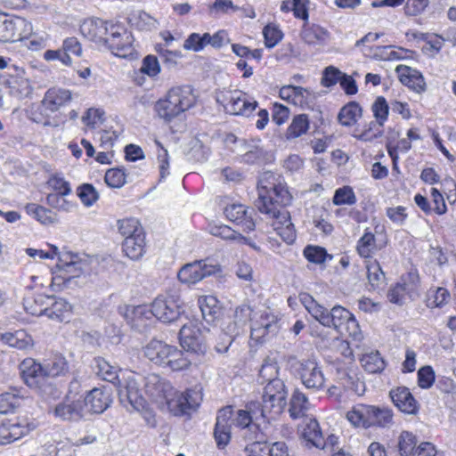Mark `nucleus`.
Here are the masks:
<instances>
[{
  "mask_svg": "<svg viewBox=\"0 0 456 456\" xmlns=\"http://www.w3.org/2000/svg\"><path fill=\"white\" fill-rule=\"evenodd\" d=\"M179 340L181 346L190 358L203 355L207 352V346L200 330L191 322L182 326L179 331Z\"/></svg>",
  "mask_w": 456,
  "mask_h": 456,
  "instance_id": "9d476101",
  "label": "nucleus"
},
{
  "mask_svg": "<svg viewBox=\"0 0 456 456\" xmlns=\"http://www.w3.org/2000/svg\"><path fill=\"white\" fill-rule=\"evenodd\" d=\"M169 349L167 360L162 367H168L172 370L178 371L187 369L194 361L193 358L189 357V354H186L175 346L171 345Z\"/></svg>",
  "mask_w": 456,
  "mask_h": 456,
  "instance_id": "f704fd0d",
  "label": "nucleus"
},
{
  "mask_svg": "<svg viewBox=\"0 0 456 456\" xmlns=\"http://www.w3.org/2000/svg\"><path fill=\"white\" fill-rule=\"evenodd\" d=\"M366 269L369 284L373 289H379L385 283V273L376 259H368L366 261Z\"/></svg>",
  "mask_w": 456,
  "mask_h": 456,
  "instance_id": "a18cd8bd",
  "label": "nucleus"
},
{
  "mask_svg": "<svg viewBox=\"0 0 456 456\" xmlns=\"http://www.w3.org/2000/svg\"><path fill=\"white\" fill-rule=\"evenodd\" d=\"M279 330L277 318L271 313L265 312L260 316V320L253 323L251 327V338L260 341L266 336H273Z\"/></svg>",
  "mask_w": 456,
  "mask_h": 456,
  "instance_id": "bb28decb",
  "label": "nucleus"
},
{
  "mask_svg": "<svg viewBox=\"0 0 456 456\" xmlns=\"http://www.w3.org/2000/svg\"><path fill=\"white\" fill-rule=\"evenodd\" d=\"M170 346L161 340L152 339L144 347V355L155 364L163 366Z\"/></svg>",
  "mask_w": 456,
  "mask_h": 456,
  "instance_id": "72a5a7b5",
  "label": "nucleus"
},
{
  "mask_svg": "<svg viewBox=\"0 0 456 456\" xmlns=\"http://www.w3.org/2000/svg\"><path fill=\"white\" fill-rule=\"evenodd\" d=\"M393 424V411L387 407L371 405L370 428H389Z\"/></svg>",
  "mask_w": 456,
  "mask_h": 456,
  "instance_id": "a19ab883",
  "label": "nucleus"
},
{
  "mask_svg": "<svg viewBox=\"0 0 456 456\" xmlns=\"http://www.w3.org/2000/svg\"><path fill=\"white\" fill-rule=\"evenodd\" d=\"M110 24L101 19H87L80 25V32L84 37L105 45L110 35Z\"/></svg>",
  "mask_w": 456,
  "mask_h": 456,
  "instance_id": "4be33fe9",
  "label": "nucleus"
},
{
  "mask_svg": "<svg viewBox=\"0 0 456 456\" xmlns=\"http://www.w3.org/2000/svg\"><path fill=\"white\" fill-rule=\"evenodd\" d=\"M2 340L8 346L19 350H27L33 346L32 338L23 330L5 332L2 334Z\"/></svg>",
  "mask_w": 456,
  "mask_h": 456,
  "instance_id": "4c0bfd02",
  "label": "nucleus"
},
{
  "mask_svg": "<svg viewBox=\"0 0 456 456\" xmlns=\"http://www.w3.org/2000/svg\"><path fill=\"white\" fill-rule=\"evenodd\" d=\"M119 233L126 238L132 237L135 233L143 232L140 223L135 218H126L118 221Z\"/></svg>",
  "mask_w": 456,
  "mask_h": 456,
  "instance_id": "4d7b16f0",
  "label": "nucleus"
},
{
  "mask_svg": "<svg viewBox=\"0 0 456 456\" xmlns=\"http://www.w3.org/2000/svg\"><path fill=\"white\" fill-rule=\"evenodd\" d=\"M371 405L358 403L346 413L347 420L355 428H370Z\"/></svg>",
  "mask_w": 456,
  "mask_h": 456,
  "instance_id": "473e14b6",
  "label": "nucleus"
},
{
  "mask_svg": "<svg viewBox=\"0 0 456 456\" xmlns=\"http://www.w3.org/2000/svg\"><path fill=\"white\" fill-rule=\"evenodd\" d=\"M53 415L62 420L68 422H77L86 416V403L70 399V397H63L53 408Z\"/></svg>",
  "mask_w": 456,
  "mask_h": 456,
  "instance_id": "dca6fc26",
  "label": "nucleus"
},
{
  "mask_svg": "<svg viewBox=\"0 0 456 456\" xmlns=\"http://www.w3.org/2000/svg\"><path fill=\"white\" fill-rule=\"evenodd\" d=\"M43 365L47 379L64 374L69 369L66 359L61 355H56Z\"/></svg>",
  "mask_w": 456,
  "mask_h": 456,
  "instance_id": "8fccbe9b",
  "label": "nucleus"
},
{
  "mask_svg": "<svg viewBox=\"0 0 456 456\" xmlns=\"http://www.w3.org/2000/svg\"><path fill=\"white\" fill-rule=\"evenodd\" d=\"M389 396L402 412L415 415L419 411V403L413 397L410 389L405 387H398L389 392Z\"/></svg>",
  "mask_w": 456,
  "mask_h": 456,
  "instance_id": "b1692460",
  "label": "nucleus"
},
{
  "mask_svg": "<svg viewBox=\"0 0 456 456\" xmlns=\"http://www.w3.org/2000/svg\"><path fill=\"white\" fill-rule=\"evenodd\" d=\"M280 97L294 105L304 106L308 103L310 92L302 86H284L280 89Z\"/></svg>",
  "mask_w": 456,
  "mask_h": 456,
  "instance_id": "2f4dec72",
  "label": "nucleus"
},
{
  "mask_svg": "<svg viewBox=\"0 0 456 456\" xmlns=\"http://www.w3.org/2000/svg\"><path fill=\"white\" fill-rule=\"evenodd\" d=\"M23 395L20 390L13 388L0 395V413H12L20 405Z\"/></svg>",
  "mask_w": 456,
  "mask_h": 456,
  "instance_id": "c03bdc74",
  "label": "nucleus"
},
{
  "mask_svg": "<svg viewBox=\"0 0 456 456\" xmlns=\"http://www.w3.org/2000/svg\"><path fill=\"white\" fill-rule=\"evenodd\" d=\"M332 202L336 206L354 205L356 202V196L350 186H343L335 191Z\"/></svg>",
  "mask_w": 456,
  "mask_h": 456,
  "instance_id": "13d9d810",
  "label": "nucleus"
},
{
  "mask_svg": "<svg viewBox=\"0 0 456 456\" xmlns=\"http://www.w3.org/2000/svg\"><path fill=\"white\" fill-rule=\"evenodd\" d=\"M375 248L376 244L374 234L370 232H365V233L361 237L357 243L358 254L362 257L370 259Z\"/></svg>",
  "mask_w": 456,
  "mask_h": 456,
  "instance_id": "6e6d98bb",
  "label": "nucleus"
},
{
  "mask_svg": "<svg viewBox=\"0 0 456 456\" xmlns=\"http://www.w3.org/2000/svg\"><path fill=\"white\" fill-rule=\"evenodd\" d=\"M297 371L306 388L318 390L323 387L325 378L322 368L314 360L308 359L299 362Z\"/></svg>",
  "mask_w": 456,
  "mask_h": 456,
  "instance_id": "f3484780",
  "label": "nucleus"
},
{
  "mask_svg": "<svg viewBox=\"0 0 456 456\" xmlns=\"http://www.w3.org/2000/svg\"><path fill=\"white\" fill-rule=\"evenodd\" d=\"M303 254L309 262L316 265L323 264L327 259L330 260L333 257L324 248L313 245L306 246Z\"/></svg>",
  "mask_w": 456,
  "mask_h": 456,
  "instance_id": "603ef678",
  "label": "nucleus"
},
{
  "mask_svg": "<svg viewBox=\"0 0 456 456\" xmlns=\"http://www.w3.org/2000/svg\"><path fill=\"white\" fill-rule=\"evenodd\" d=\"M32 25L21 17H13L0 12V41L15 42L30 35Z\"/></svg>",
  "mask_w": 456,
  "mask_h": 456,
  "instance_id": "6e6552de",
  "label": "nucleus"
},
{
  "mask_svg": "<svg viewBox=\"0 0 456 456\" xmlns=\"http://www.w3.org/2000/svg\"><path fill=\"white\" fill-rule=\"evenodd\" d=\"M258 379L266 383L264 392L270 396L276 395L287 399L288 390L284 381L280 378V366L273 354L265 356L259 369Z\"/></svg>",
  "mask_w": 456,
  "mask_h": 456,
  "instance_id": "20e7f679",
  "label": "nucleus"
},
{
  "mask_svg": "<svg viewBox=\"0 0 456 456\" xmlns=\"http://www.w3.org/2000/svg\"><path fill=\"white\" fill-rule=\"evenodd\" d=\"M88 265L86 259H82L77 254L72 252H61L56 268L61 272L60 277L63 283L69 282L72 279L79 277L87 270Z\"/></svg>",
  "mask_w": 456,
  "mask_h": 456,
  "instance_id": "4468645a",
  "label": "nucleus"
},
{
  "mask_svg": "<svg viewBox=\"0 0 456 456\" xmlns=\"http://www.w3.org/2000/svg\"><path fill=\"white\" fill-rule=\"evenodd\" d=\"M26 213L43 224H52L57 221L56 213L35 203L25 206Z\"/></svg>",
  "mask_w": 456,
  "mask_h": 456,
  "instance_id": "79ce46f5",
  "label": "nucleus"
},
{
  "mask_svg": "<svg viewBox=\"0 0 456 456\" xmlns=\"http://www.w3.org/2000/svg\"><path fill=\"white\" fill-rule=\"evenodd\" d=\"M287 404V399L276 395L270 396L263 393L262 402H250L246 405V410L252 416V419L256 424L261 425L270 418L281 414Z\"/></svg>",
  "mask_w": 456,
  "mask_h": 456,
  "instance_id": "423d86ee",
  "label": "nucleus"
},
{
  "mask_svg": "<svg viewBox=\"0 0 456 456\" xmlns=\"http://www.w3.org/2000/svg\"><path fill=\"white\" fill-rule=\"evenodd\" d=\"M118 395L120 403L127 411H140L144 408L145 400L140 394L134 374L123 375L122 379H118Z\"/></svg>",
  "mask_w": 456,
  "mask_h": 456,
  "instance_id": "0eeeda50",
  "label": "nucleus"
},
{
  "mask_svg": "<svg viewBox=\"0 0 456 456\" xmlns=\"http://www.w3.org/2000/svg\"><path fill=\"white\" fill-rule=\"evenodd\" d=\"M343 72L334 66H328L322 71L321 85L324 87H331L339 83Z\"/></svg>",
  "mask_w": 456,
  "mask_h": 456,
  "instance_id": "0e129e2a",
  "label": "nucleus"
},
{
  "mask_svg": "<svg viewBox=\"0 0 456 456\" xmlns=\"http://www.w3.org/2000/svg\"><path fill=\"white\" fill-rule=\"evenodd\" d=\"M362 110L358 102H350L342 107L338 115V120L344 126H351L362 117Z\"/></svg>",
  "mask_w": 456,
  "mask_h": 456,
  "instance_id": "ea45409f",
  "label": "nucleus"
},
{
  "mask_svg": "<svg viewBox=\"0 0 456 456\" xmlns=\"http://www.w3.org/2000/svg\"><path fill=\"white\" fill-rule=\"evenodd\" d=\"M371 110L376 120L384 123L387 119L389 107L383 96H379L371 106Z\"/></svg>",
  "mask_w": 456,
  "mask_h": 456,
  "instance_id": "338daca9",
  "label": "nucleus"
},
{
  "mask_svg": "<svg viewBox=\"0 0 456 456\" xmlns=\"http://www.w3.org/2000/svg\"><path fill=\"white\" fill-rule=\"evenodd\" d=\"M199 307L203 319L208 322H213L219 315L220 307L217 299L213 296H205L199 298Z\"/></svg>",
  "mask_w": 456,
  "mask_h": 456,
  "instance_id": "37998d69",
  "label": "nucleus"
},
{
  "mask_svg": "<svg viewBox=\"0 0 456 456\" xmlns=\"http://www.w3.org/2000/svg\"><path fill=\"white\" fill-rule=\"evenodd\" d=\"M308 399L305 394L299 390H295L290 399L289 415L292 419H298L304 416L308 409Z\"/></svg>",
  "mask_w": 456,
  "mask_h": 456,
  "instance_id": "de8ad7c7",
  "label": "nucleus"
},
{
  "mask_svg": "<svg viewBox=\"0 0 456 456\" xmlns=\"http://www.w3.org/2000/svg\"><path fill=\"white\" fill-rule=\"evenodd\" d=\"M72 100V94L68 89L53 87L46 91L42 100V105L51 112H56L61 107L67 105Z\"/></svg>",
  "mask_w": 456,
  "mask_h": 456,
  "instance_id": "cd10ccee",
  "label": "nucleus"
},
{
  "mask_svg": "<svg viewBox=\"0 0 456 456\" xmlns=\"http://www.w3.org/2000/svg\"><path fill=\"white\" fill-rule=\"evenodd\" d=\"M257 209L263 213H273L274 208L286 207L291 203L292 196L280 175L264 172L257 184Z\"/></svg>",
  "mask_w": 456,
  "mask_h": 456,
  "instance_id": "f03ea898",
  "label": "nucleus"
},
{
  "mask_svg": "<svg viewBox=\"0 0 456 456\" xmlns=\"http://www.w3.org/2000/svg\"><path fill=\"white\" fill-rule=\"evenodd\" d=\"M126 174L123 168H111L105 174L106 183L112 188H120L126 183Z\"/></svg>",
  "mask_w": 456,
  "mask_h": 456,
  "instance_id": "e2e57ef3",
  "label": "nucleus"
},
{
  "mask_svg": "<svg viewBox=\"0 0 456 456\" xmlns=\"http://www.w3.org/2000/svg\"><path fill=\"white\" fill-rule=\"evenodd\" d=\"M97 374L101 376L104 380L109 382H114L116 379H120L118 374V368L112 366L104 358L98 357L95 359Z\"/></svg>",
  "mask_w": 456,
  "mask_h": 456,
  "instance_id": "864d4df0",
  "label": "nucleus"
},
{
  "mask_svg": "<svg viewBox=\"0 0 456 456\" xmlns=\"http://www.w3.org/2000/svg\"><path fill=\"white\" fill-rule=\"evenodd\" d=\"M123 251L130 259L137 260L142 256L145 248L144 232L135 233L132 237L126 238L123 241Z\"/></svg>",
  "mask_w": 456,
  "mask_h": 456,
  "instance_id": "c9c22d12",
  "label": "nucleus"
},
{
  "mask_svg": "<svg viewBox=\"0 0 456 456\" xmlns=\"http://www.w3.org/2000/svg\"><path fill=\"white\" fill-rule=\"evenodd\" d=\"M49 297L50 296L45 294H35L26 297L23 303L26 312L36 316L45 315L50 303Z\"/></svg>",
  "mask_w": 456,
  "mask_h": 456,
  "instance_id": "58836bf2",
  "label": "nucleus"
},
{
  "mask_svg": "<svg viewBox=\"0 0 456 456\" xmlns=\"http://www.w3.org/2000/svg\"><path fill=\"white\" fill-rule=\"evenodd\" d=\"M86 408L93 413H102L112 403L111 391L108 387H94L85 398Z\"/></svg>",
  "mask_w": 456,
  "mask_h": 456,
  "instance_id": "5701e85b",
  "label": "nucleus"
},
{
  "mask_svg": "<svg viewBox=\"0 0 456 456\" xmlns=\"http://www.w3.org/2000/svg\"><path fill=\"white\" fill-rule=\"evenodd\" d=\"M64 195L49 193L46 196V203L51 208L62 212H69L73 208V204L67 200Z\"/></svg>",
  "mask_w": 456,
  "mask_h": 456,
  "instance_id": "774afa93",
  "label": "nucleus"
},
{
  "mask_svg": "<svg viewBox=\"0 0 456 456\" xmlns=\"http://www.w3.org/2000/svg\"><path fill=\"white\" fill-rule=\"evenodd\" d=\"M403 282L397 283L388 291L387 297L391 303L403 305L405 295L416 289L419 277L415 273H409L406 278L403 277Z\"/></svg>",
  "mask_w": 456,
  "mask_h": 456,
  "instance_id": "c85d7f7f",
  "label": "nucleus"
},
{
  "mask_svg": "<svg viewBox=\"0 0 456 456\" xmlns=\"http://www.w3.org/2000/svg\"><path fill=\"white\" fill-rule=\"evenodd\" d=\"M395 72L402 84L408 86L416 93H423L426 91V82L422 74L409 66L398 65Z\"/></svg>",
  "mask_w": 456,
  "mask_h": 456,
  "instance_id": "a878e982",
  "label": "nucleus"
},
{
  "mask_svg": "<svg viewBox=\"0 0 456 456\" xmlns=\"http://www.w3.org/2000/svg\"><path fill=\"white\" fill-rule=\"evenodd\" d=\"M151 306L153 316L166 323L176 321L183 313L182 306L174 297H158Z\"/></svg>",
  "mask_w": 456,
  "mask_h": 456,
  "instance_id": "2eb2a0df",
  "label": "nucleus"
},
{
  "mask_svg": "<svg viewBox=\"0 0 456 456\" xmlns=\"http://www.w3.org/2000/svg\"><path fill=\"white\" fill-rule=\"evenodd\" d=\"M340 334H348L355 341L362 339L359 325L354 315L346 308L336 305L329 313V326Z\"/></svg>",
  "mask_w": 456,
  "mask_h": 456,
  "instance_id": "1a4fd4ad",
  "label": "nucleus"
},
{
  "mask_svg": "<svg viewBox=\"0 0 456 456\" xmlns=\"http://www.w3.org/2000/svg\"><path fill=\"white\" fill-rule=\"evenodd\" d=\"M245 456H290L285 442L256 441L248 443L244 448Z\"/></svg>",
  "mask_w": 456,
  "mask_h": 456,
  "instance_id": "6ab92c4d",
  "label": "nucleus"
},
{
  "mask_svg": "<svg viewBox=\"0 0 456 456\" xmlns=\"http://www.w3.org/2000/svg\"><path fill=\"white\" fill-rule=\"evenodd\" d=\"M20 375L24 382L31 388L38 389L42 393L53 390L50 384H47V378L44 365L36 362L33 359L24 360L20 364Z\"/></svg>",
  "mask_w": 456,
  "mask_h": 456,
  "instance_id": "f8f14e48",
  "label": "nucleus"
},
{
  "mask_svg": "<svg viewBox=\"0 0 456 456\" xmlns=\"http://www.w3.org/2000/svg\"><path fill=\"white\" fill-rule=\"evenodd\" d=\"M265 45L267 48L274 47L282 38V32L274 25H266L263 29Z\"/></svg>",
  "mask_w": 456,
  "mask_h": 456,
  "instance_id": "69168bd1",
  "label": "nucleus"
},
{
  "mask_svg": "<svg viewBox=\"0 0 456 456\" xmlns=\"http://www.w3.org/2000/svg\"><path fill=\"white\" fill-rule=\"evenodd\" d=\"M450 297V293L444 288H436L428 291V297L427 299V306L429 308L442 307L447 303Z\"/></svg>",
  "mask_w": 456,
  "mask_h": 456,
  "instance_id": "052dcab7",
  "label": "nucleus"
},
{
  "mask_svg": "<svg viewBox=\"0 0 456 456\" xmlns=\"http://www.w3.org/2000/svg\"><path fill=\"white\" fill-rule=\"evenodd\" d=\"M221 271L220 265L208 263L207 260L195 261L183 266L178 272V279L186 284H195L204 278Z\"/></svg>",
  "mask_w": 456,
  "mask_h": 456,
  "instance_id": "ddd939ff",
  "label": "nucleus"
},
{
  "mask_svg": "<svg viewBox=\"0 0 456 456\" xmlns=\"http://www.w3.org/2000/svg\"><path fill=\"white\" fill-rule=\"evenodd\" d=\"M196 102L193 90L189 86L172 87L166 97L155 104V111L165 122H171L175 118L191 108Z\"/></svg>",
  "mask_w": 456,
  "mask_h": 456,
  "instance_id": "7ed1b4c3",
  "label": "nucleus"
},
{
  "mask_svg": "<svg viewBox=\"0 0 456 456\" xmlns=\"http://www.w3.org/2000/svg\"><path fill=\"white\" fill-rule=\"evenodd\" d=\"M232 423L244 430L242 436L248 444L256 441L259 438V424L254 422L252 416L249 415L246 408L233 412Z\"/></svg>",
  "mask_w": 456,
  "mask_h": 456,
  "instance_id": "393cba45",
  "label": "nucleus"
},
{
  "mask_svg": "<svg viewBox=\"0 0 456 456\" xmlns=\"http://www.w3.org/2000/svg\"><path fill=\"white\" fill-rule=\"evenodd\" d=\"M302 436L317 448L324 447V440L319 423L315 419H306L302 425Z\"/></svg>",
  "mask_w": 456,
  "mask_h": 456,
  "instance_id": "e433bc0d",
  "label": "nucleus"
},
{
  "mask_svg": "<svg viewBox=\"0 0 456 456\" xmlns=\"http://www.w3.org/2000/svg\"><path fill=\"white\" fill-rule=\"evenodd\" d=\"M268 217L273 218L272 226L281 238L290 244L296 239V230L291 223L290 215L285 207L274 208L273 213H264Z\"/></svg>",
  "mask_w": 456,
  "mask_h": 456,
  "instance_id": "a211bd4d",
  "label": "nucleus"
},
{
  "mask_svg": "<svg viewBox=\"0 0 456 456\" xmlns=\"http://www.w3.org/2000/svg\"><path fill=\"white\" fill-rule=\"evenodd\" d=\"M145 393L157 403H165L175 416L190 415L197 410L202 401L199 389H187L184 392L175 390L172 385L157 374L145 377Z\"/></svg>",
  "mask_w": 456,
  "mask_h": 456,
  "instance_id": "f257e3e1",
  "label": "nucleus"
},
{
  "mask_svg": "<svg viewBox=\"0 0 456 456\" xmlns=\"http://www.w3.org/2000/svg\"><path fill=\"white\" fill-rule=\"evenodd\" d=\"M209 33L200 35L199 33H191L183 43V48L188 51L200 52L208 45V40Z\"/></svg>",
  "mask_w": 456,
  "mask_h": 456,
  "instance_id": "5fc2aeb1",
  "label": "nucleus"
},
{
  "mask_svg": "<svg viewBox=\"0 0 456 456\" xmlns=\"http://www.w3.org/2000/svg\"><path fill=\"white\" fill-rule=\"evenodd\" d=\"M329 37L328 30L319 25L305 21L302 27L301 38L308 45H322Z\"/></svg>",
  "mask_w": 456,
  "mask_h": 456,
  "instance_id": "7c9ffc66",
  "label": "nucleus"
},
{
  "mask_svg": "<svg viewBox=\"0 0 456 456\" xmlns=\"http://www.w3.org/2000/svg\"><path fill=\"white\" fill-rule=\"evenodd\" d=\"M361 363L364 370L370 373H379L386 367V362L378 351L363 354L361 358Z\"/></svg>",
  "mask_w": 456,
  "mask_h": 456,
  "instance_id": "09e8293b",
  "label": "nucleus"
},
{
  "mask_svg": "<svg viewBox=\"0 0 456 456\" xmlns=\"http://www.w3.org/2000/svg\"><path fill=\"white\" fill-rule=\"evenodd\" d=\"M216 102L232 115L248 117L258 106L256 101L250 99L247 94L240 90H224L217 94Z\"/></svg>",
  "mask_w": 456,
  "mask_h": 456,
  "instance_id": "39448f33",
  "label": "nucleus"
},
{
  "mask_svg": "<svg viewBox=\"0 0 456 456\" xmlns=\"http://www.w3.org/2000/svg\"><path fill=\"white\" fill-rule=\"evenodd\" d=\"M384 123H380L379 120L370 122L363 131L359 134L358 139L365 142H370L378 137H380L383 134Z\"/></svg>",
  "mask_w": 456,
  "mask_h": 456,
  "instance_id": "680f3d73",
  "label": "nucleus"
},
{
  "mask_svg": "<svg viewBox=\"0 0 456 456\" xmlns=\"http://www.w3.org/2000/svg\"><path fill=\"white\" fill-rule=\"evenodd\" d=\"M77 197L86 207L93 206L99 199V194L91 183H84L77 190Z\"/></svg>",
  "mask_w": 456,
  "mask_h": 456,
  "instance_id": "bf43d9fd",
  "label": "nucleus"
},
{
  "mask_svg": "<svg viewBox=\"0 0 456 456\" xmlns=\"http://www.w3.org/2000/svg\"><path fill=\"white\" fill-rule=\"evenodd\" d=\"M309 128V119L307 115L300 114L295 116L291 124L287 129V138H297L307 132Z\"/></svg>",
  "mask_w": 456,
  "mask_h": 456,
  "instance_id": "3c124183",
  "label": "nucleus"
},
{
  "mask_svg": "<svg viewBox=\"0 0 456 456\" xmlns=\"http://www.w3.org/2000/svg\"><path fill=\"white\" fill-rule=\"evenodd\" d=\"M133 41L132 34L123 25L110 24V35L105 45L115 55L122 58L131 55L134 52Z\"/></svg>",
  "mask_w": 456,
  "mask_h": 456,
  "instance_id": "9b49d317",
  "label": "nucleus"
},
{
  "mask_svg": "<svg viewBox=\"0 0 456 456\" xmlns=\"http://www.w3.org/2000/svg\"><path fill=\"white\" fill-rule=\"evenodd\" d=\"M49 301L50 303L45 314L49 319L64 322L70 317L72 306L66 299L50 296Z\"/></svg>",
  "mask_w": 456,
  "mask_h": 456,
  "instance_id": "c756f323",
  "label": "nucleus"
},
{
  "mask_svg": "<svg viewBox=\"0 0 456 456\" xmlns=\"http://www.w3.org/2000/svg\"><path fill=\"white\" fill-rule=\"evenodd\" d=\"M224 215L230 221L240 225L243 232H249L255 230L254 209L241 204H232L224 208Z\"/></svg>",
  "mask_w": 456,
  "mask_h": 456,
  "instance_id": "412c9836",
  "label": "nucleus"
},
{
  "mask_svg": "<svg viewBox=\"0 0 456 456\" xmlns=\"http://www.w3.org/2000/svg\"><path fill=\"white\" fill-rule=\"evenodd\" d=\"M37 428L36 423L27 419L16 422H6L0 425V444H11L22 436H27Z\"/></svg>",
  "mask_w": 456,
  "mask_h": 456,
  "instance_id": "aec40b11",
  "label": "nucleus"
},
{
  "mask_svg": "<svg viewBox=\"0 0 456 456\" xmlns=\"http://www.w3.org/2000/svg\"><path fill=\"white\" fill-rule=\"evenodd\" d=\"M417 437L411 432L403 431L397 438V452L400 456H412L417 448Z\"/></svg>",
  "mask_w": 456,
  "mask_h": 456,
  "instance_id": "49530a36",
  "label": "nucleus"
}]
</instances>
